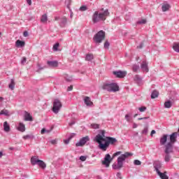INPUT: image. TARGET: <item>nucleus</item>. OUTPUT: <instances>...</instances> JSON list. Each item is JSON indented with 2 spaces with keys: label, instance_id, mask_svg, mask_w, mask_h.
<instances>
[{
  "label": "nucleus",
  "instance_id": "obj_37",
  "mask_svg": "<svg viewBox=\"0 0 179 179\" xmlns=\"http://www.w3.org/2000/svg\"><path fill=\"white\" fill-rule=\"evenodd\" d=\"M91 126L94 129H99L100 128V125L97 124H93Z\"/></svg>",
  "mask_w": 179,
  "mask_h": 179
},
{
  "label": "nucleus",
  "instance_id": "obj_7",
  "mask_svg": "<svg viewBox=\"0 0 179 179\" xmlns=\"http://www.w3.org/2000/svg\"><path fill=\"white\" fill-rule=\"evenodd\" d=\"M101 10H102V12L99 13V17L101 18V20L104 21L107 19V17L110 15V13L108 9L104 10V8H102Z\"/></svg>",
  "mask_w": 179,
  "mask_h": 179
},
{
  "label": "nucleus",
  "instance_id": "obj_48",
  "mask_svg": "<svg viewBox=\"0 0 179 179\" xmlns=\"http://www.w3.org/2000/svg\"><path fill=\"white\" fill-rule=\"evenodd\" d=\"M113 168L115 170H118V169H121V168H120V167L118 166V164H117V165H113Z\"/></svg>",
  "mask_w": 179,
  "mask_h": 179
},
{
  "label": "nucleus",
  "instance_id": "obj_26",
  "mask_svg": "<svg viewBox=\"0 0 179 179\" xmlns=\"http://www.w3.org/2000/svg\"><path fill=\"white\" fill-rule=\"evenodd\" d=\"M15 80L11 79V80H10V83L9 85H8L9 89H10V90H14V89H15Z\"/></svg>",
  "mask_w": 179,
  "mask_h": 179
},
{
  "label": "nucleus",
  "instance_id": "obj_38",
  "mask_svg": "<svg viewBox=\"0 0 179 179\" xmlns=\"http://www.w3.org/2000/svg\"><path fill=\"white\" fill-rule=\"evenodd\" d=\"M134 163L135 166H141V164H142V162L138 159L134 160Z\"/></svg>",
  "mask_w": 179,
  "mask_h": 179
},
{
  "label": "nucleus",
  "instance_id": "obj_19",
  "mask_svg": "<svg viewBox=\"0 0 179 179\" xmlns=\"http://www.w3.org/2000/svg\"><path fill=\"white\" fill-rule=\"evenodd\" d=\"M24 120L25 121H33V117L28 112H25Z\"/></svg>",
  "mask_w": 179,
  "mask_h": 179
},
{
  "label": "nucleus",
  "instance_id": "obj_50",
  "mask_svg": "<svg viewBox=\"0 0 179 179\" xmlns=\"http://www.w3.org/2000/svg\"><path fill=\"white\" fill-rule=\"evenodd\" d=\"M23 139L26 140V139H30V135H26L23 136Z\"/></svg>",
  "mask_w": 179,
  "mask_h": 179
},
{
  "label": "nucleus",
  "instance_id": "obj_33",
  "mask_svg": "<svg viewBox=\"0 0 179 179\" xmlns=\"http://www.w3.org/2000/svg\"><path fill=\"white\" fill-rule=\"evenodd\" d=\"M1 115H9V111L8 110L3 109L0 112Z\"/></svg>",
  "mask_w": 179,
  "mask_h": 179
},
{
  "label": "nucleus",
  "instance_id": "obj_16",
  "mask_svg": "<svg viewBox=\"0 0 179 179\" xmlns=\"http://www.w3.org/2000/svg\"><path fill=\"white\" fill-rule=\"evenodd\" d=\"M84 103L85 104H86L87 106H92V105L93 104L92 100H90V97L89 96H85L84 98Z\"/></svg>",
  "mask_w": 179,
  "mask_h": 179
},
{
  "label": "nucleus",
  "instance_id": "obj_18",
  "mask_svg": "<svg viewBox=\"0 0 179 179\" xmlns=\"http://www.w3.org/2000/svg\"><path fill=\"white\" fill-rule=\"evenodd\" d=\"M41 23H43L44 24H47V22H48V17L47 16V14H43L41 16Z\"/></svg>",
  "mask_w": 179,
  "mask_h": 179
},
{
  "label": "nucleus",
  "instance_id": "obj_59",
  "mask_svg": "<svg viewBox=\"0 0 179 179\" xmlns=\"http://www.w3.org/2000/svg\"><path fill=\"white\" fill-rule=\"evenodd\" d=\"M27 3L31 5V0H26Z\"/></svg>",
  "mask_w": 179,
  "mask_h": 179
},
{
  "label": "nucleus",
  "instance_id": "obj_14",
  "mask_svg": "<svg viewBox=\"0 0 179 179\" xmlns=\"http://www.w3.org/2000/svg\"><path fill=\"white\" fill-rule=\"evenodd\" d=\"M47 64L51 68H57L58 66V62L57 61H48Z\"/></svg>",
  "mask_w": 179,
  "mask_h": 179
},
{
  "label": "nucleus",
  "instance_id": "obj_32",
  "mask_svg": "<svg viewBox=\"0 0 179 179\" xmlns=\"http://www.w3.org/2000/svg\"><path fill=\"white\" fill-rule=\"evenodd\" d=\"M171 101H168L164 103V107L165 108H171Z\"/></svg>",
  "mask_w": 179,
  "mask_h": 179
},
{
  "label": "nucleus",
  "instance_id": "obj_49",
  "mask_svg": "<svg viewBox=\"0 0 179 179\" xmlns=\"http://www.w3.org/2000/svg\"><path fill=\"white\" fill-rule=\"evenodd\" d=\"M23 36L24 37H27V36H29V32H27V31H24L23 33Z\"/></svg>",
  "mask_w": 179,
  "mask_h": 179
},
{
  "label": "nucleus",
  "instance_id": "obj_45",
  "mask_svg": "<svg viewBox=\"0 0 179 179\" xmlns=\"http://www.w3.org/2000/svg\"><path fill=\"white\" fill-rule=\"evenodd\" d=\"M142 134H143V135H147V134H148V128H145V129L142 131Z\"/></svg>",
  "mask_w": 179,
  "mask_h": 179
},
{
  "label": "nucleus",
  "instance_id": "obj_44",
  "mask_svg": "<svg viewBox=\"0 0 179 179\" xmlns=\"http://www.w3.org/2000/svg\"><path fill=\"white\" fill-rule=\"evenodd\" d=\"M86 159H87V157L85 156L80 157V160H81V162H86Z\"/></svg>",
  "mask_w": 179,
  "mask_h": 179
},
{
  "label": "nucleus",
  "instance_id": "obj_29",
  "mask_svg": "<svg viewBox=\"0 0 179 179\" xmlns=\"http://www.w3.org/2000/svg\"><path fill=\"white\" fill-rule=\"evenodd\" d=\"M170 9V5L169 4H164L162 6V11L163 12H167V10Z\"/></svg>",
  "mask_w": 179,
  "mask_h": 179
},
{
  "label": "nucleus",
  "instance_id": "obj_43",
  "mask_svg": "<svg viewBox=\"0 0 179 179\" xmlns=\"http://www.w3.org/2000/svg\"><path fill=\"white\" fill-rule=\"evenodd\" d=\"M27 61V59L26 57H23L22 61H21V64L22 65H24V64H26V62Z\"/></svg>",
  "mask_w": 179,
  "mask_h": 179
},
{
  "label": "nucleus",
  "instance_id": "obj_4",
  "mask_svg": "<svg viewBox=\"0 0 179 179\" xmlns=\"http://www.w3.org/2000/svg\"><path fill=\"white\" fill-rule=\"evenodd\" d=\"M104 38H106V32L101 30L94 36L93 41L96 44H100V43H101Z\"/></svg>",
  "mask_w": 179,
  "mask_h": 179
},
{
  "label": "nucleus",
  "instance_id": "obj_11",
  "mask_svg": "<svg viewBox=\"0 0 179 179\" xmlns=\"http://www.w3.org/2000/svg\"><path fill=\"white\" fill-rule=\"evenodd\" d=\"M92 20L94 23H97L101 20V18L100 17V15L99 14V11H95L93 17H92Z\"/></svg>",
  "mask_w": 179,
  "mask_h": 179
},
{
  "label": "nucleus",
  "instance_id": "obj_60",
  "mask_svg": "<svg viewBox=\"0 0 179 179\" xmlns=\"http://www.w3.org/2000/svg\"><path fill=\"white\" fill-rule=\"evenodd\" d=\"M137 127H138V124L134 123V125H133V128H137Z\"/></svg>",
  "mask_w": 179,
  "mask_h": 179
},
{
  "label": "nucleus",
  "instance_id": "obj_46",
  "mask_svg": "<svg viewBox=\"0 0 179 179\" xmlns=\"http://www.w3.org/2000/svg\"><path fill=\"white\" fill-rule=\"evenodd\" d=\"M165 162H170V155L168 154L165 156Z\"/></svg>",
  "mask_w": 179,
  "mask_h": 179
},
{
  "label": "nucleus",
  "instance_id": "obj_55",
  "mask_svg": "<svg viewBox=\"0 0 179 179\" xmlns=\"http://www.w3.org/2000/svg\"><path fill=\"white\" fill-rule=\"evenodd\" d=\"M45 129H41V134H42V135H43V134H45Z\"/></svg>",
  "mask_w": 179,
  "mask_h": 179
},
{
  "label": "nucleus",
  "instance_id": "obj_5",
  "mask_svg": "<svg viewBox=\"0 0 179 179\" xmlns=\"http://www.w3.org/2000/svg\"><path fill=\"white\" fill-rule=\"evenodd\" d=\"M132 153L127 152L117 158V166L119 169H122V166L124 165V162H125V159H127V157H130V156H132Z\"/></svg>",
  "mask_w": 179,
  "mask_h": 179
},
{
  "label": "nucleus",
  "instance_id": "obj_64",
  "mask_svg": "<svg viewBox=\"0 0 179 179\" xmlns=\"http://www.w3.org/2000/svg\"><path fill=\"white\" fill-rule=\"evenodd\" d=\"M73 124H75V122H71V123H69V125H73Z\"/></svg>",
  "mask_w": 179,
  "mask_h": 179
},
{
  "label": "nucleus",
  "instance_id": "obj_9",
  "mask_svg": "<svg viewBox=\"0 0 179 179\" xmlns=\"http://www.w3.org/2000/svg\"><path fill=\"white\" fill-rule=\"evenodd\" d=\"M177 136H178V134L177 132H173L169 136L170 142L169 143L174 145V143L177 142Z\"/></svg>",
  "mask_w": 179,
  "mask_h": 179
},
{
  "label": "nucleus",
  "instance_id": "obj_31",
  "mask_svg": "<svg viewBox=\"0 0 179 179\" xmlns=\"http://www.w3.org/2000/svg\"><path fill=\"white\" fill-rule=\"evenodd\" d=\"M93 54H87L85 57L86 61H92L93 59Z\"/></svg>",
  "mask_w": 179,
  "mask_h": 179
},
{
  "label": "nucleus",
  "instance_id": "obj_10",
  "mask_svg": "<svg viewBox=\"0 0 179 179\" xmlns=\"http://www.w3.org/2000/svg\"><path fill=\"white\" fill-rule=\"evenodd\" d=\"M173 144L171 143H168L165 145V153H166V155H169V153L173 152Z\"/></svg>",
  "mask_w": 179,
  "mask_h": 179
},
{
  "label": "nucleus",
  "instance_id": "obj_51",
  "mask_svg": "<svg viewBox=\"0 0 179 179\" xmlns=\"http://www.w3.org/2000/svg\"><path fill=\"white\" fill-rule=\"evenodd\" d=\"M71 140L69 138L66 139V140H64V143H65V145H68V143H69V141Z\"/></svg>",
  "mask_w": 179,
  "mask_h": 179
},
{
  "label": "nucleus",
  "instance_id": "obj_27",
  "mask_svg": "<svg viewBox=\"0 0 179 179\" xmlns=\"http://www.w3.org/2000/svg\"><path fill=\"white\" fill-rule=\"evenodd\" d=\"M173 50H174V51H176V52H179V43H173Z\"/></svg>",
  "mask_w": 179,
  "mask_h": 179
},
{
  "label": "nucleus",
  "instance_id": "obj_1",
  "mask_svg": "<svg viewBox=\"0 0 179 179\" xmlns=\"http://www.w3.org/2000/svg\"><path fill=\"white\" fill-rule=\"evenodd\" d=\"M95 141L99 143V148L101 150L106 152L110 145H114L117 142V139L113 137L103 138V136L98 134L95 137Z\"/></svg>",
  "mask_w": 179,
  "mask_h": 179
},
{
  "label": "nucleus",
  "instance_id": "obj_58",
  "mask_svg": "<svg viewBox=\"0 0 179 179\" xmlns=\"http://www.w3.org/2000/svg\"><path fill=\"white\" fill-rule=\"evenodd\" d=\"M138 120V121H141L142 120H148V117H140Z\"/></svg>",
  "mask_w": 179,
  "mask_h": 179
},
{
  "label": "nucleus",
  "instance_id": "obj_62",
  "mask_svg": "<svg viewBox=\"0 0 179 179\" xmlns=\"http://www.w3.org/2000/svg\"><path fill=\"white\" fill-rule=\"evenodd\" d=\"M2 156H3L2 152H0V157H2Z\"/></svg>",
  "mask_w": 179,
  "mask_h": 179
},
{
  "label": "nucleus",
  "instance_id": "obj_24",
  "mask_svg": "<svg viewBox=\"0 0 179 179\" xmlns=\"http://www.w3.org/2000/svg\"><path fill=\"white\" fill-rule=\"evenodd\" d=\"M38 166L41 167V169H45L47 167V164H45V162L43 160H39V162H38Z\"/></svg>",
  "mask_w": 179,
  "mask_h": 179
},
{
  "label": "nucleus",
  "instance_id": "obj_2",
  "mask_svg": "<svg viewBox=\"0 0 179 179\" xmlns=\"http://www.w3.org/2000/svg\"><path fill=\"white\" fill-rule=\"evenodd\" d=\"M102 89H103V90H107L108 92H113L115 93V92H118L120 90V87L115 83L110 84L106 83L102 86Z\"/></svg>",
  "mask_w": 179,
  "mask_h": 179
},
{
  "label": "nucleus",
  "instance_id": "obj_63",
  "mask_svg": "<svg viewBox=\"0 0 179 179\" xmlns=\"http://www.w3.org/2000/svg\"><path fill=\"white\" fill-rule=\"evenodd\" d=\"M3 100V97H0V101H2Z\"/></svg>",
  "mask_w": 179,
  "mask_h": 179
},
{
  "label": "nucleus",
  "instance_id": "obj_61",
  "mask_svg": "<svg viewBox=\"0 0 179 179\" xmlns=\"http://www.w3.org/2000/svg\"><path fill=\"white\" fill-rule=\"evenodd\" d=\"M143 47V43H141L139 46H138V48H142Z\"/></svg>",
  "mask_w": 179,
  "mask_h": 179
},
{
  "label": "nucleus",
  "instance_id": "obj_54",
  "mask_svg": "<svg viewBox=\"0 0 179 179\" xmlns=\"http://www.w3.org/2000/svg\"><path fill=\"white\" fill-rule=\"evenodd\" d=\"M117 177L118 178H120V179L122 178L121 177V173H117Z\"/></svg>",
  "mask_w": 179,
  "mask_h": 179
},
{
  "label": "nucleus",
  "instance_id": "obj_23",
  "mask_svg": "<svg viewBox=\"0 0 179 179\" xmlns=\"http://www.w3.org/2000/svg\"><path fill=\"white\" fill-rule=\"evenodd\" d=\"M24 44H25L24 41H20V40H17L15 42L16 47H24Z\"/></svg>",
  "mask_w": 179,
  "mask_h": 179
},
{
  "label": "nucleus",
  "instance_id": "obj_6",
  "mask_svg": "<svg viewBox=\"0 0 179 179\" xmlns=\"http://www.w3.org/2000/svg\"><path fill=\"white\" fill-rule=\"evenodd\" d=\"M61 108H62V103H61L58 99H55L52 107L53 113H55V114H58Z\"/></svg>",
  "mask_w": 179,
  "mask_h": 179
},
{
  "label": "nucleus",
  "instance_id": "obj_8",
  "mask_svg": "<svg viewBox=\"0 0 179 179\" xmlns=\"http://www.w3.org/2000/svg\"><path fill=\"white\" fill-rule=\"evenodd\" d=\"M89 141H90V138L88 137V136L83 137L80 139L79 142L76 144V146H85V145H86V143L89 142Z\"/></svg>",
  "mask_w": 179,
  "mask_h": 179
},
{
  "label": "nucleus",
  "instance_id": "obj_12",
  "mask_svg": "<svg viewBox=\"0 0 179 179\" xmlns=\"http://www.w3.org/2000/svg\"><path fill=\"white\" fill-rule=\"evenodd\" d=\"M113 74L115 75L116 78H125L127 72L125 71H113Z\"/></svg>",
  "mask_w": 179,
  "mask_h": 179
},
{
  "label": "nucleus",
  "instance_id": "obj_41",
  "mask_svg": "<svg viewBox=\"0 0 179 179\" xmlns=\"http://www.w3.org/2000/svg\"><path fill=\"white\" fill-rule=\"evenodd\" d=\"M138 110L141 113H143L146 111V107L145 106H142L141 108H138Z\"/></svg>",
  "mask_w": 179,
  "mask_h": 179
},
{
  "label": "nucleus",
  "instance_id": "obj_40",
  "mask_svg": "<svg viewBox=\"0 0 179 179\" xmlns=\"http://www.w3.org/2000/svg\"><path fill=\"white\" fill-rule=\"evenodd\" d=\"M138 69H139V66H138V65H134L133 66V71L134 72H137Z\"/></svg>",
  "mask_w": 179,
  "mask_h": 179
},
{
  "label": "nucleus",
  "instance_id": "obj_57",
  "mask_svg": "<svg viewBox=\"0 0 179 179\" xmlns=\"http://www.w3.org/2000/svg\"><path fill=\"white\" fill-rule=\"evenodd\" d=\"M155 134H156V131L152 130V131H151V136H153V135H155Z\"/></svg>",
  "mask_w": 179,
  "mask_h": 179
},
{
  "label": "nucleus",
  "instance_id": "obj_28",
  "mask_svg": "<svg viewBox=\"0 0 179 179\" xmlns=\"http://www.w3.org/2000/svg\"><path fill=\"white\" fill-rule=\"evenodd\" d=\"M157 97H159V92L157 90H154L151 94V99H157Z\"/></svg>",
  "mask_w": 179,
  "mask_h": 179
},
{
  "label": "nucleus",
  "instance_id": "obj_53",
  "mask_svg": "<svg viewBox=\"0 0 179 179\" xmlns=\"http://www.w3.org/2000/svg\"><path fill=\"white\" fill-rule=\"evenodd\" d=\"M139 76H138V75H136V76H135V77H134V80H139Z\"/></svg>",
  "mask_w": 179,
  "mask_h": 179
},
{
  "label": "nucleus",
  "instance_id": "obj_22",
  "mask_svg": "<svg viewBox=\"0 0 179 179\" xmlns=\"http://www.w3.org/2000/svg\"><path fill=\"white\" fill-rule=\"evenodd\" d=\"M158 176H159L160 178L162 179H169V176H167V172L165 171L164 173H162V172H158L157 173Z\"/></svg>",
  "mask_w": 179,
  "mask_h": 179
},
{
  "label": "nucleus",
  "instance_id": "obj_25",
  "mask_svg": "<svg viewBox=\"0 0 179 179\" xmlns=\"http://www.w3.org/2000/svg\"><path fill=\"white\" fill-rule=\"evenodd\" d=\"M161 167H162V164H160V163H155V171L157 173H160Z\"/></svg>",
  "mask_w": 179,
  "mask_h": 179
},
{
  "label": "nucleus",
  "instance_id": "obj_56",
  "mask_svg": "<svg viewBox=\"0 0 179 179\" xmlns=\"http://www.w3.org/2000/svg\"><path fill=\"white\" fill-rule=\"evenodd\" d=\"M75 134H71L69 137V139L71 141V139H72V138H73V136H75Z\"/></svg>",
  "mask_w": 179,
  "mask_h": 179
},
{
  "label": "nucleus",
  "instance_id": "obj_21",
  "mask_svg": "<svg viewBox=\"0 0 179 179\" xmlns=\"http://www.w3.org/2000/svg\"><path fill=\"white\" fill-rule=\"evenodd\" d=\"M3 129L5 132H9L10 131V126L8 124V122H3Z\"/></svg>",
  "mask_w": 179,
  "mask_h": 179
},
{
  "label": "nucleus",
  "instance_id": "obj_30",
  "mask_svg": "<svg viewBox=\"0 0 179 179\" xmlns=\"http://www.w3.org/2000/svg\"><path fill=\"white\" fill-rule=\"evenodd\" d=\"M131 113L127 114L124 117L125 120L127 121V122H131L132 120V117H131Z\"/></svg>",
  "mask_w": 179,
  "mask_h": 179
},
{
  "label": "nucleus",
  "instance_id": "obj_17",
  "mask_svg": "<svg viewBox=\"0 0 179 179\" xmlns=\"http://www.w3.org/2000/svg\"><path fill=\"white\" fill-rule=\"evenodd\" d=\"M40 159H38V157H32L31 158V163L32 166H36V164H38Z\"/></svg>",
  "mask_w": 179,
  "mask_h": 179
},
{
  "label": "nucleus",
  "instance_id": "obj_35",
  "mask_svg": "<svg viewBox=\"0 0 179 179\" xmlns=\"http://www.w3.org/2000/svg\"><path fill=\"white\" fill-rule=\"evenodd\" d=\"M64 78H65L66 82H72V80H73L72 76H69L68 75H65Z\"/></svg>",
  "mask_w": 179,
  "mask_h": 179
},
{
  "label": "nucleus",
  "instance_id": "obj_13",
  "mask_svg": "<svg viewBox=\"0 0 179 179\" xmlns=\"http://www.w3.org/2000/svg\"><path fill=\"white\" fill-rule=\"evenodd\" d=\"M141 68L143 71V72H149V68L148 67V62H143Z\"/></svg>",
  "mask_w": 179,
  "mask_h": 179
},
{
  "label": "nucleus",
  "instance_id": "obj_47",
  "mask_svg": "<svg viewBox=\"0 0 179 179\" xmlns=\"http://www.w3.org/2000/svg\"><path fill=\"white\" fill-rule=\"evenodd\" d=\"M72 90H73V85H70L69 87H68L67 92H71Z\"/></svg>",
  "mask_w": 179,
  "mask_h": 179
},
{
  "label": "nucleus",
  "instance_id": "obj_34",
  "mask_svg": "<svg viewBox=\"0 0 179 179\" xmlns=\"http://www.w3.org/2000/svg\"><path fill=\"white\" fill-rule=\"evenodd\" d=\"M146 19H141L137 22V24H146Z\"/></svg>",
  "mask_w": 179,
  "mask_h": 179
},
{
  "label": "nucleus",
  "instance_id": "obj_36",
  "mask_svg": "<svg viewBox=\"0 0 179 179\" xmlns=\"http://www.w3.org/2000/svg\"><path fill=\"white\" fill-rule=\"evenodd\" d=\"M58 47H59V43H57L56 44H55L53 45V50L55 51H58Z\"/></svg>",
  "mask_w": 179,
  "mask_h": 179
},
{
  "label": "nucleus",
  "instance_id": "obj_20",
  "mask_svg": "<svg viewBox=\"0 0 179 179\" xmlns=\"http://www.w3.org/2000/svg\"><path fill=\"white\" fill-rule=\"evenodd\" d=\"M167 134L163 135L160 138L161 145H166V142H167Z\"/></svg>",
  "mask_w": 179,
  "mask_h": 179
},
{
  "label": "nucleus",
  "instance_id": "obj_52",
  "mask_svg": "<svg viewBox=\"0 0 179 179\" xmlns=\"http://www.w3.org/2000/svg\"><path fill=\"white\" fill-rule=\"evenodd\" d=\"M50 143H51L52 145H55V144L57 143V140H52V141H50Z\"/></svg>",
  "mask_w": 179,
  "mask_h": 179
},
{
  "label": "nucleus",
  "instance_id": "obj_39",
  "mask_svg": "<svg viewBox=\"0 0 179 179\" xmlns=\"http://www.w3.org/2000/svg\"><path fill=\"white\" fill-rule=\"evenodd\" d=\"M80 10H81V12H85V10H87V7L86 6H82L80 8Z\"/></svg>",
  "mask_w": 179,
  "mask_h": 179
},
{
  "label": "nucleus",
  "instance_id": "obj_3",
  "mask_svg": "<svg viewBox=\"0 0 179 179\" xmlns=\"http://www.w3.org/2000/svg\"><path fill=\"white\" fill-rule=\"evenodd\" d=\"M121 153H122L121 151H118L114 153L112 158L110 154H107L104 158V160L102 162V164L106 166V167H110V163H111V161L113 160V159H114V157L117 156H120Z\"/></svg>",
  "mask_w": 179,
  "mask_h": 179
},
{
  "label": "nucleus",
  "instance_id": "obj_15",
  "mask_svg": "<svg viewBox=\"0 0 179 179\" xmlns=\"http://www.w3.org/2000/svg\"><path fill=\"white\" fill-rule=\"evenodd\" d=\"M17 129L20 131V132H24V131H26V126L22 122H20Z\"/></svg>",
  "mask_w": 179,
  "mask_h": 179
},
{
  "label": "nucleus",
  "instance_id": "obj_42",
  "mask_svg": "<svg viewBox=\"0 0 179 179\" xmlns=\"http://www.w3.org/2000/svg\"><path fill=\"white\" fill-rule=\"evenodd\" d=\"M108 47H110V43H108V41H106L104 43V48H108Z\"/></svg>",
  "mask_w": 179,
  "mask_h": 179
}]
</instances>
